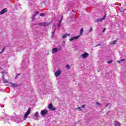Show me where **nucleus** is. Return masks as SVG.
<instances>
[{
	"label": "nucleus",
	"instance_id": "6ab92c4d",
	"mask_svg": "<svg viewBox=\"0 0 126 126\" xmlns=\"http://www.w3.org/2000/svg\"><path fill=\"white\" fill-rule=\"evenodd\" d=\"M2 78H3V81L4 83H7V82H8L7 80L4 79V78L3 77V76H2Z\"/></svg>",
	"mask_w": 126,
	"mask_h": 126
},
{
	"label": "nucleus",
	"instance_id": "79ce46f5",
	"mask_svg": "<svg viewBox=\"0 0 126 126\" xmlns=\"http://www.w3.org/2000/svg\"><path fill=\"white\" fill-rule=\"evenodd\" d=\"M110 113V112H107V113L106 114H109Z\"/></svg>",
	"mask_w": 126,
	"mask_h": 126
},
{
	"label": "nucleus",
	"instance_id": "a878e982",
	"mask_svg": "<svg viewBox=\"0 0 126 126\" xmlns=\"http://www.w3.org/2000/svg\"><path fill=\"white\" fill-rule=\"evenodd\" d=\"M95 104L96 105L98 106V107H100V106H101V103H99V102H97Z\"/></svg>",
	"mask_w": 126,
	"mask_h": 126
},
{
	"label": "nucleus",
	"instance_id": "cd10ccee",
	"mask_svg": "<svg viewBox=\"0 0 126 126\" xmlns=\"http://www.w3.org/2000/svg\"><path fill=\"white\" fill-rule=\"evenodd\" d=\"M4 50H5V47H4V48L2 49V52H0V54H2V53H3V51H4Z\"/></svg>",
	"mask_w": 126,
	"mask_h": 126
},
{
	"label": "nucleus",
	"instance_id": "39448f33",
	"mask_svg": "<svg viewBox=\"0 0 126 126\" xmlns=\"http://www.w3.org/2000/svg\"><path fill=\"white\" fill-rule=\"evenodd\" d=\"M88 56H89V54L87 53H85L84 54H82L81 55V57L83 58V59H86V58H87Z\"/></svg>",
	"mask_w": 126,
	"mask_h": 126
},
{
	"label": "nucleus",
	"instance_id": "1a4fd4ad",
	"mask_svg": "<svg viewBox=\"0 0 126 126\" xmlns=\"http://www.w3.org/2000/svg\"><path fill=\"white\" fill-rule=\"evenodd\" d=\"M38 14H39V12H35L34 13L32 17V21H34V19H35V17H36V16L38 15Z\"/></svg>",
	"mask_w": 126,
	"mask_h": 126
},
{
	"label": "nucleus",
	"instance_id": "c9c22d12",
	"mask_svg": "<svg viewBox=\"0 0 126 126\" xmlns=\"http://www.w3.org/2000/svg\"><path fill=\"white\" fill-rule=\"evenodd\" d=\"M2 74H4V73H5V70H4L3 71L1 72Z\"/></svg>",
	"mask_w": 126,
	"mask_h": 126
},
{
	"label": "nucleus",
	"instance_id": "4be33fe9",
	"mask_svg": "<svg viewBox=\"0 0 126 126\" xmlns=\"http://www.w3.org/2000/svg\"><path fill=\"white\" fill-rule=\"evenodd\" d=\"M125 10H126V9H123V8H122L120 9V11L121 12H123L124 11H125Z\"/></svg>",
	"mask_w": 126,
	"mask_h": 126
},
{
	"label": "nucleus",
	"instance_id": "f03ea898",
	"mask_svg": "<svg viewBox=\"0 0 126 126\" xmlns=\"http://www.w3.org/2000/svg\"><path fill=\"white\" fill-rule=\"evenodd\" d=\"M48 109L50 110V111H56V108L54 107L53 104L52 103H50L48 105Z\"/></svg>",
	"mask_w": 126,
	"mask_h": 126
},
{
	"label": "nucleus",
	"instance_id": "4c0bfd02",
	"mask_svg": "<svg viewBox=\"0 0 126 126\" xmlns=\"http://www.w3.org/2000/svg\"><path fill=\"white\" fill-rule=\"evenodd\" d=\"M19 75H20V74H18V75L16 76V78H17V77L19 76Z\"/></svg>",
	"mask_w": 126,
	"mask_h": 126
},
{
	"label": "nucleus",
	"instance_id": "f3484780",
	"mask_svg": "<svg viewBox=\"0 0 126 126\" xmlns=\"http://www.w3.org/2000/svg\"><path fill=\"white\" fill-rule=\"evenodd\" d=\"M34 117L35 118H39V112L37 111L35 114H34Z\"/></svg>",
	"mask_w": 126,
	"mask_h": 126
},
{
	"label": "nucleus",
	"instance_id": "5701e85b",
	"mask_svg": "<svg viewBox=\"0 0 126 126\" xmlns=\"http://www.w3.org/2000/svg\"><path fill=\"white\" fill-rule=\"evenodd\" d=\"M117 42V41L114 40L113 41L111 42V45H114Z\"/></svg>",
	"mask_w": 126,
	"mask_h": 126
},
{
	"label": "nucleus",
	"instance_id": "c756f323",
	"mask_svg": "<svg viewBox=\"0 0 126 126\" xmlns=\"http://www.w3.org/2000/svg\"><path fill=\"white\" fill-rule=\"evenodd\" d=\"M105 18H106V15H105L101 19H102V20H104Z\"/></svg>",
	"mask_w": 126,
	"mask_h": 126
},
{
	"label": "nucleus",
	"instance_id": "2eb2a0df",
	"mask_svg": "<svg viewBox=\"0 0 126 126\" xmlns=\"http://www.w3.org/2000/svg\"><path fill=\"white\" fill-rule=\"evenodd\" d=\"M38 25L39 26H46V23H40L38 24Z\"/></svg>",
	"mask_w": 126,
	"mask_h": 126
},
{
	"label": "nucleus",
	"instance_id": "9d476101",
	"mask_svg": "<svg viewBox=\"0 0 126 126\" xmlns=\"http://www.w3.org/2000/svg\"><path fill=\"white\" fill-rule=\"evenodd\" d=\"M58 51H59V49L58 48L55 47L52 49V54H56V53H57Z\"/></svg>",
	"mask_w": 126,
	"mask_h": 126
},
{
	"label": "nucleus",
	"instance_id": "f257e3e1",
	"mask_svg": "<svg viewBox=\"0 0 126 126\" xmlns=\"http://www.w3.org/2000/svg\"><path fill=\"white\" fill-rule=\"evenodd\" d=\"M30 113H31V108L29 107L24 116V119H25L24 121H25V119H27V118H28V116L30 115Z\"/></svg>",
	"mask_w": 126,
	"mask_h": 126
},
{
	"label": "nucleus",
	"instance_id": "7c9ffc66",
	"mask_svg": "<svg viewBox=\"0 0 126 126\" xmlns=\"http://www.w3.org/2000/svg\"><path fill=\"white\" fill-rule=\"evenodd\" d=\"M63 20V17L60 19V21H59V23H62V21Z\"/></svg>",
	"mask_w": 126,
	"mask_h": 126
},
{
	"label": "nucleus",
	"instance_id": "7ed1b4c3",
	"mask_svg": "<svg viewBox=\"0 0 126 126\" xmlns=\"http://www.w3.org/2000/svg\"><path fill=\"white\" fill-rule=\"evenodd\" d=\"M40 114L41 116H46L48 114V110L46 109L42 110L41 111Z\"/></svg>",
	"mask_w": 126,
	"mask_h": 126
},
{
	"label": "nucleus",
	"instance_id": "ea45409f",
	"mask_svg": "<svg viewBox=\"0 0 126 126\" xmlns=\"http://www.w3.org/2000/svg\"><path fill=\"white\" fill-rule=\"evenodd\" d=\"M124 61H125V59H122V60H121V62H124Z\"/></svg>",
	"mask_w": 126,
	"mask_h": 126
},
{
	"label": "nucleus",
	"instance_id": "20e7f679",
	"mask_svg": "<svg viewBox=\"0 0 126 126\" xmlns=\"http://www.w3.org/2000/svg\"><path fill=\"white\" fill-rule=\"evenodd\" d=\"M80 37V35H77V36H74L72 38H70L69 39V40L71 42L73 41V40H77L79 37Z\"/></svg>",
	"mask_w": 126,
	"mask_h": 126
},
{
	"label": "nucleus",
	"instance_id": "f704fd0d",
	"mask_svg": "<svg viewBox=\"0 0 126 126\" xmlns=\"http://www.w3.org/2000/svg\"><path fill=\"white\" fill-rule=\"evenodd\" d=\"M58 27H61V23H59L58 24Z\"/></svg>",
	"mask_w": 126,
	"mask_h": 126
},
{
	"label": "nucleus",
	"instance_id": "f8f14e48",
	"mask_svg": "<svg viewBox=\"0 0 126 126\" xmlns=\"http://www.w3.org/2000/svg\"><path fill=\"white\" fill-rule=\"evenodd\" d=\"M5 121H11V120H12V118H11L9 116H6L5 118Z\"/></svg>",
	"mask_w": 126,
	"mask_h": 126
},
{
	"label": "nucleus",
	"instance_id": "473e14b6",
	"mask_svg": "<svg viewBox=\"0 0 126 126\" xmlns=\"http://www.w3.org/2000/svg\"><path fill=\"white\" fill-rule=\"evenodd\" d=\"M92 30H93L92 27H91L90 30L89 31V32H91V31H92Z\"/></svg>",
	"mask_w": 126,
	"mask_h": 126
},
{
	"label": "nucleus",
	"instance_id": "b1692460",
	"mask_svg": "<svg viewBox=\"0 0 126 126\" xmlns=\"http://www.w3.org/2000/svg\"><path fill=\"white\" fill-rule=\"evenodd\" d=\"M82 107H78L76 108V110H77L78 111H82V109H81Z\"/></svg>",
	"mask_w": 126,
	"mask_h": 126
},
{
	"label": "nucleus",
	"instance_id": "37998d69",
	"mask_svg": "<svg viewBox=\"0 0 126 126\" xmlns=\"http://www.w3.org/2000/svg\"><path fill=\"white\" fill-rule=\"evenodd\" d=\"M0 121H2V120L0 118Z\"/></svg>",
	"mask_w": 126,
	"mask_h": 126
},
{
	"label": "nucleus",
	"instance_id": "412c9836",
	"mask_svg": "<svg viewBox=\"0 0 126 126\" xmlns=\"http://www.w3.org/2000/svg\"><path fill=\"white\" fill-rule=\"evenodd\" d=\"M66 68H67V69H70V66L69 64L66 65Z\"/></svg>",
	"mask_w": 126,
	"mask_h": 126
},
{
	"label": "nucleus",
	"instance_id": "a19ab883",
	"mask_svg": "<svg viewBox=\"0 0 126 126\" xmlns=\"http://www.w3.org/2000/svg\"><path fill=\"white\" fill-rule=\"evenodd\" d=\"M118 63H121V61H118Z\"/></svg>",
	"mask_w": 126,
	"mask_h": 126
},
{
	"label": "nucleus",
	"instance_id": "423d86ee",
	"mask_svg": "<svg viewBox=\"0 0 126 126\" xmlns=\"http://www.w3.org/2000/svg\"><path fill=\"white\" fill-rule=\"evenodd\" d=\"M61 73H62L61 70H57L56 72H55V75L56 77H58L59 75H60Z\"/></svg>",
	"mask_w": 126,
	"mask_h": 126
},
{
	"label": "nucleus",
	"instance_id": "e433bc0d",
	"mask_svg": "<svg viewBox=\"0 0 126 126\" xmlns=\"http://www.w3.org/2000/svg\"><path fill=\"white\" fill-rule=\"evenodd\" d=\"M106 31V29H104L102 31V32L104 33Z\"/></svg>",
	"mask_w": 126,
	"mask_h": 126
},
{
	"label": "nucleus",
	"instance_id": "393cba45",
	"mask_svg": "<svg viewBox=\"0 0 126 126\" xmlns=\"http://www.w3.org/2000/svg\"><path fill=\"white\" fill-rule=\"evenodd\" d=\"M102 20H103V19H97V22H101V21H102Z\"/></svg>",
	"mask_w": 126,
	"mask_h": 126
},
{
	"label": "nucleus",
	"instance_id": "dca6fc26",
	"mask_svg": "<svg viewBox=\"0 0 126 126\" xmlns=\"http://www.w3.org/2000/svg\"><path fill=\"white\" fill-rule=\"evenodd\" d=\"M70 34H67V33L65 34L62 36V38H63V39L64 38H66V37H67V36H70Z\"/></svg>",
	"mask_w": 126,
	"mask_h": 126
},
{
	"label": "nucleus",
	"instance_id": "c85d7f7f",
	"mask_svg": "<svg viewBox=\"0 0 126 126\" xmlns=\"http://www.w3.org/2000/svg\"><path fill=\"white\" fill-rule=\"evenodd\" d=\"M113 63V61H112V60H111V61H108V62H107V63Z\"/></svg>",
	"mask_w": 126,
	"mask_h": 126
},
{
	"label": "nucleus",
	"instance_id": "2f4dec72",
	"mask_svg": "<svg viewBox=\"0 0 126 126\" xmlns=\"http://www.w3.org/2000/svg\"><path fill=\"white\" fill-rule=\"evenodd\" d=\"M46 26H49V25H51V23H48L47 24H46Z\"/></svg>",
	"mask_w": 126,
	"mask_h": 126
},
{
	"label": "nucleus",
	"instance_id": "4468645a",
	"mask_svg": "<svg viewBox=\"0 0 126 126\" xmlns=\"http://www.w3.org/2000/svg\"><path fill=\"white\" fill-rule=\"evenodd\" d=\"M107 107H108L109 109H111V107H112V104L108 103L107 104V105L105 106V108H107Z\"/></svg>",
	"mask_w": 126,
	"mask_h": 126
},
{
	"label": "nucleus",
	"instance_id": "aec40b11",
	"mask_svg": "<svg viewBox=\"0 0 126 126\" xmlns=\"http://www.w3.org/2000/svg\"><path fill=\"white\" fill-rule=\"evenodd\" d=\"M83 33V29H81L80 30V35L81 36Z\"/></svg>",
	"mask_w": 126,
	"mask_h": 126
},
{
	"label": "nucleus",
	"instance_id": "58836bf2",
	"mask_svg": "<svg viewBox=\"0 0 126 126\" xmlns=\"http://www.w3.org/2000/svg\"><path fill=\"white\" fill-rule=\"evenodd\" d=\"M98 46H101V44H98L97 45H96L95 47H98Z\"/></svg>",
	"mask_w": 126,
	"mask_h": 126
},
{
	"label": "nucleus",
	"instance_id": "ddd939ff",
	"mask_svg": "<svg viewBox=\"0 0 126 126\" xmlns=\"http://www.w3.org/2000/svg\"><path fill=\"white\" fill-rule=\"evenodd\" d=\"M115 126H121V123L118 121H115Z\"/></svg>",
	"mask_w": 126,
	"mask_h": 126
},
{
	"label": "nucleus",
	"instance_id": "a211bd4d",
	"mask_svg": "<svg viewBox=\"0 0 126 126\" xmlns=\"http://www.w3.org/2000/svg\"><path fill=\"white\" fill-rule=\"evenodd\" d=\"M57 29H55L54 31L52 33V37H54V35H55V32H56Z\"/></svg>",
	"mask_w": 126,
	"mask_h": 126
},
{
	"label": "nucleus",
	"instance_id": "9b49d317",
	"mask_svg": "<svg viewBox=\"0 0 126 126\" xmlns=\"http://www.w3.org/2000/svg\"><path fill=\"white\" fill-rule=\"evenodd\" d=\"M10 85L11 87H14V88L18 87V85H16L13 83H10Z\"/></svg>",
	"mask_w": 126,
	"mask_h": 126
},
{
	"label": "nucleus",
	"instance_id": "bb28decb",
	"mask_svg": "<svg viewBox=\"0 0 126 126\" xmlns=\"http://www.w3.org/2000/svg\"><path fill=\"white\" fill-rule=\"evenodd\" d=\"M40 16H45V13H40L39 14Z\"/></svg>",
	"mask_w": 126,
	"mask_h": 126
},
{
	"label": "nucleus",
	"instance_id": "0eeeda50",
	"mask_svg": "<svg viewBox=\"0 0 126 126\" xmlns=\"http://www.w3.org/2000/svg\"><path fill=\"white\" fill-rule=\"evenodd\" d=\"M6 11H7V8H5L0 12V15L1 14H3L4 13H5Z\"/></svg>",
	"mask_w": 126,
	"mask_h": 126
},
{
	"label": "nucleus",
	"instance_id": "72a5a7b5",
	"mask_svg": "<svg viewBox=\"0 0 126 126\" xmlns=\"http://www.w3.org/2000/svg\"><path fill=\"white\" fill-rule=\"evenodd\" d=\"M81 108H82L83 109H84L85 108V105H82Z\"/></svg>",
	"mask_w": 126,
	"mask_h": 126
},
{
	"label": "nucleus",
	"instance_id": "6e6552de",
	"mask_svg": "<svg viewBox=\"0 0 126 126\" xmlns=\"http://www.w3.org/2000/svg\"><path fill=\"white\" fill-rule=\"evenodd\" d=\"M38 14H39V12H35L34 13L32 17V21H34V19H35V17H36V16L38 15Z\"/></svg>",
	"mask_w": 126,
	"mask_h": 126
}]
</instances>
